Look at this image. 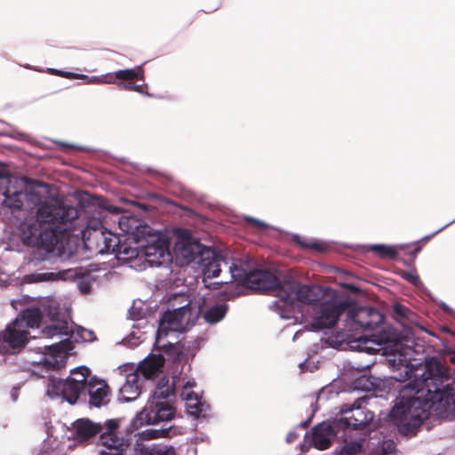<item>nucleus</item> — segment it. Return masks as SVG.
Listing matches in <instances>:
<instances>
[{
  "instance_id": "f257e3e1",
  "label": "nucleus",
  "mask_w": 455,
  "mask_h": 455,
  "mask_svg": "<svg viewBox=\"0 0 455 455\" xmlns=\"http://www.w3.org/2000/svg\"><path fill=\"white\" fill-rule=\"evenodd\" d=\"M449 380L445 363L435 357L426 360L424 372L401 388L399 402L390 412L400 434L415 435L432 408L448 410L455 404V388L445 384Z\"/></svg>"
},
{
  "instance_id": "f03ea898",
  "label": "nucleus",
  "mask_w": 455,
  "mask_h": 455,
  "mask_svg": "<svg viewBox=\"0 0 455 455\" xmlns=\"http://www.w3.org/2000/svg\"><path fill=\"white\" fill-rule=\"evenodd\" d=\"M77 218L78 211L73 206L41 205L36 219L21 225L23 240L28 244L41 245L49 251L60 249L63 238L73 228V221Z\"/></svg>"
},
{
  "instance_id": "7ed1b4c3",
  "label": "nucleus",
  "mask_w": 455,
  "mask_h": 455,
  "mask_svg": "<svg viewBox=\"0 0 455 455\" xmlns=\"http://www.w3.org/2000/svg\"><path fill=\"white\" fill-rule=\"evenodd\" d=\"M45 348L47 352L44 358L36 365L34 370V373L41 378L46 377L44 373H50V371H57L65 368L68 353L71 350L72 347L71 343L67 339L47 346ZM75 373H79L81 379H75L69 376L63 379L53 374L47 375V392L53 395L63 397L71 404L76 403L81 391L84 388L86 375L90 374V371L86 367H82Z\"/></svg>"
},
{
  "instance_id": "20e7f679",
  "label": "nucleus",
  "mask_w": 455,
  "mask_h": 455,
  "mask_svg": "<svg viewBox=\"0 0 455 455\" xmlns=\"http://www.w3.org/2000/svg\"><path fill=\"white\" fill-rule=\"evenodd\" d=\"M174 397V388L169 385L168 380L159 383L144 409L138 414L137 420L140 425H154L173 419L176 410L172 401Z\"/></svg>"
},
{
  "instance_id": "39448f33",
  "label": "nucleus",
  "mask_w": 455,
  "mask_h": 455,
  "mask_svg": "<svg viewBox=\"0 0 455 455\" xmlns=\"http://www.w3.org/2000/svg\"><path fill=\"white\" fill-rule=\"evenodd\" d=\"M84 245L93 254L112 253L119 243V237L101 227L100 222L91 221L83 233Z\"/></svg>"
},
{
  "instance_id": "423d86ee",
  "label": "nucleus",
  "mask_w": 455,
  "mask_h": 455,
  "mask_svg": "<svg viewBox=\"0 0 455 455\" xmlns=\"http://www.w3.org/2000/svg\"><path fill=\"white\" fill-rule=\"evenodd\" d=\"M29 331L20 321H13L0 332V354L20 353L28 344Z\"/></svg>"
},
{
  "instance_id": "0eeeda50",
  "label": "nucleus",
  "mask_w": 455,
  "mask_h": 455,
  "mask_svg": "<svg viewBox=\"0 0 455 455\" xmlns=\"http://www.w3.org/2000/svg\"><path fill=\"white\" fill-rule=\"evenodd\" d=\"M344 414L348 416L340 418L337 420L338 429L345 430L352 428L354 430H361L365 428L373 419L374 414L366 407L361 405L352 406L345 404L341 410Z\"/></svg>"
},
{
  "instance_id": "6e6552de",
  "label": "nucleus",
  "mask_w": 455,
  "mask_h": 455,
  "mask_svg": "<svg viewBox=\"0 0 455 455\" xmlns=\"http://www.w3.org/2000/svg\"><path fill=\"white\" fill-rule=\"evenodd\" d=\"M190 307L187 304L172 311L165 312L160 320V325L156 332V340L160 341L163 336H167L169 331H182L188 322L187 315H190Z\"/></svg>"
},
{
  "instance_id": "1a4fd4ad",
  "label": "nucleus",
  "mask_w": 455,
  "mask_h": 455,
  "mask_svg": "<svg viewBox=\"0 0 455 455\" xmlns=\"http://www.w3.org/2000/svg\"><path fill=\"white\" fill-rule=\"evenodd\" d=\"M348 317L356 329L373 331L384 321V315L371 307H357L348 310Z\"/></svg>"
},
{
  "instance_id": "9d476101",
  "label": "nucleus",
  "mask_w": 455,
  "mask_h": 455,
  "mask_svg": "<svg viewBox=\"0 0 455 455\" xmlns=\"http://www.w3.org/2000/svg\"><path fill=\"white\" fill-rule=\"evenodd\" d=\"M347 300L327 301L321 304L319 315L315 320V326L319 329L333 327L339 317L349 307Z\"/></svg>"
},
{
  "instance_id": "9b49d317",
  "label": "nucleus",
  "mask_w": 455,
  "mask_h": 455,
  "mask_svg": "<svg viewBox=\"0 0 455 455\" xmlns=\"http://www.w3.org/2000/svg\"><path fill=\"white\" fill-rule=\"evenodd\" d=\"M199 259L204 275L205 278H214L220 275L221 267H227L228 262L227 258L220 251H216L211 248L204 247L199 250Z\"/></svg>"
},
{
  "instance_id": "f8f14e48",
  "label": "nucleus",
  "mask_w": 455,
  "mask_h": 455,
  "mask_svg": "<svg viewBox=\"0 0 455 455\" xmlns=\"http://www.w3.org/2000/svg\"><path fill=\"white\" fill-rule=\"evenodd\" d=\"M339 430L338 429L337 420L333 422L323 421L312 428L310 443L317 450H327L331 447L332 440Z\"/></svg>"
},
{
  "instance_id": "ddd939ff",
  "label": "nucleus",
  "mask_w": 455,
  "mask_h": 455,
  "mask_svg": "<svg viewBox=\"0 0 455 455\" xmlns=\"http://www.w3.org/2000/svg\"><path fill=\"white\" fill-rule=\"evenodd\" d=\"M280 285V280L267 270L250 271L245 278V288L257 291H271Z\"/></svg>"
},
{
  "instance_id": "4468645a",
  "label": "nucleus",
  "mask_w": 455,
  "mask_h": 455,
  "mask_svg": "<svg viewBox=\"0 0 455 455\" xmlns=\"http://www.w3.org/2000/svg\"><path fill=\"white\" fill-rule=\"evenodd\" d=\"M48 315L52 323L43 329L42 332L45 336H70L72 334L70 317L67 313L60 312V308H54V311L50 310Z\"/></svg>"
},
{
  "instance_id": "2eb2a0df",
  "label": "nucleus",
  "mask_w": 455,
  "mask_h": 455,
  "mask_svg": "<svg viewBox=\"0 0 455 455\" xmlns=\"http://www.w3.org/2000/svg\"><path fill=\"white\" fill-rule=\"evenodd\" d=\"M86 375L84 388L89 395V403L94 407L106 405L109 402V387L104 380H99L95 377L90 378Z\"/></svg>"
},
{
  "instance_id": "dca6fc26",
  "label": "nucleus",
  "mask_w": 455,
  "mask_h": 455,
  "mask_svg": "<svg viewBox=\"0 0 455 455\" xmlns=\"http://www.w3.org/2000/svg\"><path fill=\"white\" fill-rule=\"evenodd\" d=\"M152 228L148 225H140L136 228V231L132 234L133 239L137 243H140V247L146 248V254L151 255L155 254L156 251H158L161 257H164V254L166 251V246L164 243H160L157 248L154 246H149L148 243H144L143 242H148L147 237L148 236L152 239V243L156 242L158 240V236L156 234H152Z\"/></svg>"
},
{
  "instance_id": "f3484780",
  "label": "nucleus",
  "mask_w": 455,
  "mask_h": 455,
  "mask_svg": "<svg viewBox=\"0 0 455 455\" xmlns=\"http://www.w3.org/2000/svg\"><path fill=\"white\" fill-rule=\"evenodd\" d=\"M140 392V375L138 371H134L126 375L125 383L119 391V398L124 402H131L139 397Z\"/></svg>"
},
{
  "instance_id": "a211bd4d",
  "label": "nucleus",
  "mask_w": 455,
  "mask_h": 455,
  "mask_svg": "<svg viewBox=\"0 0 455 455\" xmlns=\"http://www.w3.org/2000/svg\"><path fill=\"white\" fill-rule=\"evenodd\" d=\"M192 385L189 381L186 383L181 391V396L186 401V409L188 413L190 415L198 418L203 414L204 411V403L201 401V398L196 394L192 387Z\"/></svg>"
},
{
  "instance_id": "6ab92c4d",
  "label": "nucleus",
  "mask_w": 455,
  "mask_h": 455,
  "mask_svg": "<svg viewBox=\"0 0 455 455\" xmlns=\"http://www.w3.org/2000/svg\"><path fill=\"white\" fill-rule=\"evenodd\" d=\"M73 426L76 438L80 442L94 437L101 429V423H95L89 419H79Z\"/></svg>"
},
{
  "instance_id": "aec40b11",
  "label": "nucleus",
  "mask_w": 455,
  "mask_h": 455,
  "mask_svg": "<svg viewBox=\"0 0 455 455\" xmlns=\"http://www.w3.org/2000/svg\"><path fill=\"white\" fill-rule=\"evenodd\" d=\"M164 364L163 355H151L140 363L137 370L139 375H142L146 379H155Z\"/></svg>"
},
{
  "instance_id": "412c9836",
  "label": "nucleus",
  "mask_w": 455,
  "mask_h": 455,
  "mask_svg": "<svg viewBox=\"0 0 455 455\" xmlns=\"http://www.w3.org/2000/svg\"><path fill=\"white\" fill-rule=\"evenodd\" d=\"M99 443L105 448L101 453L107 455H124L130 446L129 440L124 438L122 434H118Z\"/></svg>"
},
{
  "instance_id": "4be33fe9",
  "label": "nucleus",
  "mask_w": 455,
  "mask_h": 455,
  "mask_svg": "<svg viewBox=\"0 0 455 455\" xmlns=\"http://www.w3.org/2000/svg\"><path fill=\"white\" fill-rule=\"evenodd\" d=\"M299 287V282L295 280H286L283 283L280 281V285L274 291H276V295L281 300L284 301L289 305H293L298 299L297 290Z\"/></svg>"
},
{
  "instance_id": "5701e85b",
  "label": "nucleus",
  "mask_w": 455,
  "mask_h": 455,
  "mask_svg": "<svg viewBox=\"0 0 455 455\" xmlns=\"http://www.w3.org/2000/svg\"><path fill=\"white\" fill-rule=\"evenodd\" d=\"M70 269L59 271V272H44V273H31L24 276V281L28 283H42V282H53L57 280L69 279Z\"/></svg>"
},
{
  "instance_id": "b1692460",
  "label": "nucleus",
  "mask_w": 455,
  "mask_h": 455,
  "mask_svg": "<svg viewBox=\"0 0 455 455\" xmlns=\"http://www.w3.org/2000/svg\"><path fill=\"white\" fill-rule=\"evenodd\" d=\"M43 319V314L38 307H29L21 311L15 321H20V325L29 328H37Z\"/></svg>"
},
{
  "instance_id": "393cba45",
  "label": "nucleus",
  "mask_w": 455,
  "mask_h": 455,
  "mask_svg": "<svg viewBox=\"0 0 455 455\" xmlns=\"http://www.w3.org/2000/svg\"><path fill=\"white\" fill-rule=\"evenodd\" d=\"M72 272L69 274V278L77 279V286L82 294H89L92 289V283L95 281V277L91 272L83 268L70 269Z\"/></svg>"
},
{
  "instance_id": "a878e982",
  "label": "nucleus",
  "mask_w": 455,
  "mask_h": 455,
  "mask_svg": "<svg viewBox=\"0 0 455 455\" xmlns=\"http://www.w3.org/2000/svg\"><path fill=\"white\" fill-rule=\"evenodd\" d=\"M50 74L58 75L60 76H62L65 78H69V79H88V83H94V84L114 83V81L112 80V78H113L112 75H108L103 77L92 76V77L88 78L87 76L83 75V74H77V73L68 72V71H60V70H57V69H50Z\"/></svg>"
},
{
  "instance_id": "bb28decb",
  "label": "nucleus",
  "mask_w": 455,
  "mask_h": 455,
  "mask_svg": "<svg viewBox=\"0 0 455 455\" xmlns=\"http://www.w3.org/2000/svg\"><path fill=\"white\" fill-rule=\"evenodd\" d=\"M4 204L14 212L16 210L22 209L24 201H27L31 195L22 191H15L10 194L7 191L4 193Z\"/></svg>"
},
{
  "instance_id": "cd10ccee",
  "label": "nucleus",
  "mask_w": 455,
  "mask_h": 455,
  "mask_svg": "<svg viewBox=\"0 0 455 455\" xmlns=\"http://www.w3.org/2000/svg\"><path fill=\"white\" fill-rule=\"evenodd\" d=\"M121 420L119 419H111L106 420L103 424H101V429L100 433L99 443L105 441L106 437H112L118 434L119 432Z\"/></svg>"
},
{
  "instance_id": "c85d7f7f",
  "label": "nucleus",
  "mask_w": 455,
  "mask_h": 455,
  "mask_svg": "<svg viewBox=\"0 0 455 455\" xmlns=\"http://www.w3.org/2000/svg\"><path fill=\"white\" fill-rule=\"evenodd\" d=\"M297 293L298 299H296V302L313 304L318 300V294L312 286L299 283Z\"/></svg>"
},
{
  "instance_id": "c756f323",
  "label": "nucleus",
  "mask_w": 455,
  "mask_h": 455,
  "mask_svg": "<svg viewBox=\"0 0 455 455\" xmlns=\"http://www.w3.org/2000/svg\"><path fill=\"white\" fill-rule=\"evenodd\" d=\"M180 434H181V431L179 427L171 426L169 427L160 429H148L143 432V436L146 439H157L161 437L170 438Z\"/></svg>"
},
{
  "instance_id": "7c9ffc66",
  "label": "nucleus",
  "mask_w": 455,
  "mask_h": 455,
  "mask_svg": "<svg viewBox=\"0 0 455 455\" xmlns=\"http://www.w3.org/2000/svg\"><path fill=\"white\" fill-rule=\"evenodd\" d=\"M112 253H115L120 259L130 260L136 259L139 255L138 248L128 246L126 243H117L116 247H114Z\"/></svg>"
},
{
  "instance_id": "2f4dec72",
  "label": "nucleus",
  "mask_w": 455,
  "mask_h": 455,
  "mask_svg": "<svg viewBox=\"0 0 455 455\" xmlns=\"http://www.w3.org/2000/svg\"><path fill=\"white\" fill-rule=\"evenodd\" d=\"M229 272V280L221 281V283H228L229 282L236 281L241 283L245 287V278L248 274L242 267L237 266L235 263H228L227 266Z\"/></svg>"
},
{
  "instance_id": "473e14b6",
  "label": "nucleus",
  "mask_w": 455,
  "mask_h": 455,
  "mask_svg": "<svg viewBox=\"0 0 455 455\" xmlns=\"http://www.w3.org/2000/svg\"><path fill=\"white\" fill-rule=\"evenodd\" d=\"M227 309L226 305H215L204 312V318L209 323H216L225 316Z\"/></svg>"
},
{
  "instance_id": "72a5a7b5",
  "label": "nucleus",
  "mask_w": 455,
  "mask_h": 455,
  "mask_svg": "<svg viewBox=\"0 0 455 455\" xmlns=\"http://www.w3.org/2000/svg\"><path fill=\"white\" fill-rule=\"evenodd\" d=\"M143 77V70L138 66L134 68L121 69L114 73V78L126 81L127 83Z\"/></svg>"
},
{
  "instance_id": "f704fd0d",
  "label": "nucleus",
  "mask_w": 455,
  "mask_h": 455,
  "mask_svg": "<svg viewBox=\"0 0 455 455\" xmlns=\"http://www.w3.org/2000/svg\"><path fill=\"white\" fill-rule=\"evenodd\" d=\"M371 251L376 253L381 259H395L397 257V251L394 246L374 244L371 247Z\"/></svg>"
},
{
  "instance_id": "c9c22d12",
  "label": "nucleus",
  "mask_w": 455,
  "mask_h": 455,
  "mask_svg": "<svg viewBox=\"0 0 455 455\" xmlns=\"http://www.w3.org/2000/svg\"><path fill=\"white\" fill-rule=\"evenodd\" d=\"M182 349H183V345L180 342H177L174 344L168 343V344L163 345L164 353L166 355H172L173 356L172 360L174 362H179L183 357L184 355H183Z\"/></svg>"
},
{
  "instance_id": "e433bc0d",
  "label": "nucleus",
  "mask_w": 455,
  "mask_h": 455,
  "mask_svg": "<svg viewBox=\"0 0 455 455\" xmlns=\"http://www.w3.org/2000/svg\"><path fill=\"white\" fill-rule=\"evenodd\" d=\"M148 455H177V452L173 446L156 444L149 450Z\"/></svg>"
},
{
  "instance_id": "4c0bfd02",
  "label": "nucleus",
  "mask_w": 455,
  "mask_h": 455,
  "mask_svg": "<svg viewBox=\"0 0 455 455\" xmlns=\"http://www.w3.org/2000/svg\"><path fill=\"white\" fill-rule=\"evenodd\" d=\"M363 451V445L361 443L356 441H352L347 443L341 450V452L346 455H357Z\"/></svg>"
},
{
  "instance_id": "58836bf2",
  "label": "nucleus",
  "mask_w": 455,
  "mask_h": 455,
  "mask_svg": "<svg viewBox=\"0 0 455 455\" xmlns=\"http://www.w3.org/2000/svg\"><path fill=\"white\" fill-rule=\"evenodd\" d=\"M294 241L302 248L313 249L317 251H323V246L322 244L318 243L317 242L307 241L306 239L301 238L299 235H295Z\"/></svg>"
},
{
  "instance_id": "ea45409f",
  "label": "nucleus",
  "mask_w": 455,
  "mask_h": 455,
  "mask_svg": "<svg viewBox=\"0 0 455 455\" xmlns=\"http://www.w3.org/2000/svg\"><path fill=\"white\" fill-rule=\"evenodd\" d=\"M294 241L302 248L313 249L317 251H323V246L322 244L318 243L317 242L307 241L306 239L301 238L299 235H295Z\"/></svg>"
},
{
  "instance_id": "a19ab883",
  "label": "nucleus",
  "mask_w": 455,
  "mask_h": 455,
  "mask_svg": "<svg viewBox=\"0 0 455 455\" xmlns=\"http://www.w3.org/2000/svg\"><path fill=\"white\" fill-rule=\"evenodd\" d=\"M118 86L122 90L133 91L140 93H142L144 91V86L142 84H135L132 81L129 83H119Z\"/></svg>"
},
{
  "instance_id": "79ce46f5",
  "label": "nucleus",
  "mask_w": 455,
  "mask_h": 455,
  "mask_svg": "<svg viewBox=\"0 0 455 455\" xmlns=\"http://www.w3.org/2000/svg\"><path fill=\"white\" fill-rule=\"evenodd\" d=\"M99 205L111 213H119L121 212L119 207L108 204V202L103 198L100 199Z\"/></svg>"
},
{
  "instance_id": "37998d69",
  "label": "nucleus",
  "mask_w": 455,
  "mask_h": 455,
  "mask_svg": "<svg viewBox=\"0 0 455 455\" xmlns=\"http://www.w3.org/2000/svg\"><path fill=\"white\" fill-rule=\"evenodd\" d=\"M403 277L413 285H419L420 283V279L419 275L416 274L411 272H404L403 274Z\"/></svg>"
},
{
  "instance_id": "c03bdc74",
  "label": "nucleus",
  "mask_w": 455,
  "mask_h": 455,
  "mask_svg": "<svg viewBox=\"0 0 455 455\" xmlns=\"http://www.w3.org/2000/svg\"><path fill=\"white\" fill-rule=\"evenodd\" d=\"M246 221L248 223L251 224L252 226H254L255 228L261 229V230L267 228V224L264 223L263 221L254 219V218H251V217H247Z\"/></svg>"
},
{
  "instance_id": "a18cd8bd",
  "label": "nucleus",
  "mask_w": 455,
  "mask_h": 455,
  "mask_svg": "<svg viewBox=\"0 0 455 455\" xmlns=\"http://www.w3.org/2000/svg\"><path fill=\"white\" fill-rule=\"evenodd\" d=\"M394 310H395V314H397L401 316H406V314L408 312V308L401 304H396L394 307Z\"/></svg>"
},
{
  "instance_id": "49530a36",
  "label": "nucleus",
  "mask_w": 455,
  "mask_h": 455,
  "mask_svg": "<svg viewBox=\"0 0 455 455\" xmlns=\"http://www.w3.org/2000/svg\"><path fill=\"white\" fill-rule=\"evenodd\" d=\"M220 7V2H217L212 7H207L205 10H204L206 13H211L214 11H216Z\"/></svg>"
},
{
  "instance_id": "de8ad7c7",
  "label": "nucleus",
  "mask_w": 455,
  "mask_h": 455,
  "mask_svg": "<svg viewBox=\"0 0 455 455\" xmlns=\"http://www.w3.org/2000/svg\"><path fill=\"white\" fill-rule=\"evenodd\" d=\"M421 251V247L420 246H417L413 249L412 251H411V256L412 258H415L417 256V254Z\"/></svg>"
},
{
  "instance_id": "09e8293b",
  "label": "nucleus",
  "mask_w": 455,
  "mask_h": 455,
  "mask_svg": "<svg viewBox=\"0 0 455 455\" xmlns=\"http://www.w3.org/2000/svg\"><path fill=\"white\" fill-rule=\"evenodd\" d=\"M184 256L187 258V261L189 262V261H194L196 259V256L194 255V253H191V255H187V254H184Z\"/></svg>"
},
{
  "instance_id": "8fccbe9b",
  "label": "nucleus",
  "mask_w": 455,
  "mask_h": 455,
  "mask_svg": "<svg viewBox=\"0 0 455 455\" xmlns=\"http://www.w3.org/2000/svg\"><path fill=\"white\" fill-rule=\"evenodd\" d=\"M81 368H82V367H80V369H81ZM77 370H79V368H76V369H75V370H72V371H71V374H72V375H76V376H77V378L74 377L75 379H81V375H80L79 373H75Z\"/></svg>"
},
{
  "instance_id": "3c124183",
  "label": "nucleus",
  "mask_w": 455,
  "mask_h": 455,
  "mask_svg": "<svg viewBox=\"0 0 455 455\" xmlns=\"http://www.w3.org/2000/svg\"><path fill=\"white\" fill-rule=\"evenodd\" d=\"M438 232H439V230H438V231H436V232H435V233H433V234H432V235H427V236H425V237L423 238V240H425V241H428V240H430V239H431V238H432V237H433L436 233H438Z\"/></svg>"
},
{
  "instance_id": "603ef678",
  "label": "nucleus",
  "mask_w": 455,
  "mask_h": 455,
  "mask_svg": "<svg viewBox=\"0 0 455 455\" xmlns=\"http://www.w3.org/2000/svg\"><path fill=\"white\" fill-rule=\"evenodd\" d=\"M308 424H309V420L303 422V423L301 424V426H302L303 427H307Z\"/></svg>"
},
{
  "instance_id": "864d4df0",
  "label": "nucleus",
  "mask_w": 455,
  "mask_h": 455,
  "mask_svg": "<svg viewBox=\"0 0 455 455\" xmlns=\"http://www.w3.org/2000/svg\"><path fill=\"white\" fill-rule=\"evenodd\" d=\"M450 361L451 363H455V355L451 356Z\"/></svg>"
},
{
  "instance_id": "5fc2aeb1",
  "label": "nucleus",
  "mask_w": 455,
  "mask_h": 455,
  "mask_svg": "<svg viewBox=\"0 0 455 455\" xmlns=\"http://www.w3.org/2000/svg\"><path fill=\"white\" fill-rule=\"evenodd\" d=\"M365 380H366V379H363V378H360V379H358V382H359V383H361V382H363V381H365Z\"/></svg>"
},
{
  "instance_id": "6e6d98bb",
  "label": "nucleus",
  "mask_w": 455,
  "mask_h": 455,
  "mask_svg": "<svg viewBox=\"0 0 455 455\" xmlns=\"http://www.w3.org/2000/svg\"><path fill=\"white\" fill-rule=\"evenodd\" d=\"M61 145H62L63 147L69 148V146H68V144L62 143Z\"/></svg>"
},
{
  "instance_id": "4d7b16f0",
  "label": "nucleus",
  "mask_w": 455,
  "mask_h": 455,
  "mask_svg": "<svg viewBox=\"0 0 455 455\" xmlns=\"http://www.w3.org/2000/svg\"><path fill=\"white\" fill-rule=\"evenodd\" d=\"M292 436L288 437V442H291Z\"/></svg>"
},
{
  "instance_id": "13d9d810",
  "label": "nucleus",
  "mask_w": 455,
  "mask_h": 455,
  "mask_svg": "<svg viewBox=\"0 0 455 455\" xmlns=\"http://www.w3.org/2000/svg\"><path fill=\"white\" fill-rule=\"evenodd\" d=\"M292 436L288 437V442H291Z\"/></svg>"
}]
</instances>
